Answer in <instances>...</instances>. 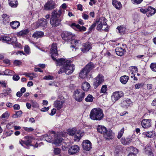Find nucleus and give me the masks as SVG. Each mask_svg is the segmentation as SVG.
Returning <instances> with one entry per match:
<instances>
[{
    "mask_svg": "<svg viewBox=\"0 0 156 156\" xmlns=\"http://www.w3.org/2000/svg\"><path fill=\"white\" fill-rule=\"evenodd\" d=\"M13 133V131L12 130H8L5 133V135L6 136H10Z\"/></svg>",
    "mask_w": 156,
    "mask_h": 156,
    "instance_id": "nucleus-54",
    "label": "nucleus"
},
{
    "mask_svg": "<svg viewBox=\"0 0 156 156\" xmlns=\"http://www.w3.org/2000/svg\"><path fill=\"white\" fill-rule=\"evenodd\" d=\"M124 95L122 91H117L114 92L111 97L112 102H115Z\"/></svg>",
    "mask_w": 156,
    "mask_h": 156,
    "instance_id": "nucleus-7",
    "label": "nucleus"
},
{
    "mask_svg": "<svg viewBox=\"0 0 156 156\" xmlns=\"http://www.w3.org/2000/svg\"><path fill=\"white\" fill-rule=\"evenodd\" d=\"M93 100V97L90 94H89L85 98V101L87 102H92Z\"/></svg>",
    "mask_w": 156,
    "mask_h": 156,
    "instance_id": "nucleus-41",
    "label": "nucleus"
},
{
    "mask_svg": "<svg viewBox=\"0 0 156 156\" xmlns=\"http://www.w3.org/2000/svg\"><path fill=\"white\" fill-rule=\"evenodd\" d=\"M12 72L10 70H6L5 71V72H4V75H10L11 73H12Z\"/></svg>",
    "mask_w": 156,
    "mask_h": 156,
    "instance_id": "nucleus-60",
    "label": "nucleus"
},
{
    "mask_svg": "<svg viewBox=\"0 0 156 156\" xmlns=\"http://www.w3.org/2000/svg\"><path fill=\"white\" fill-rule=\"evenodd\" d=\"M114 136V134L111 130H107V131L104 134V137L108 140L112 139Z\"/></svg>",
    "mask_w": 156,
    "mask_h": 156,
    "instance_id": "nucleus-18",
    "label": "nucleus"
},
{
    "mask_svg": "<svg viewBox=\"0 0 156 156\" xmlns=\"http://www.w3.org/2000/svg\"><path fill=\"white\" fill-rule=\"evenodd\" d=\"M22 113V112L21 110L17 111L16 114L13 115V117L14 118H16L19 117H20L21 116Z\"/></svg>",
    "mask_w": 156,
    "mask_h": 156,
    "instance_id": "nucleus-47",
    "label": "nucleus"
},
{
    "mask_svg": "<svg viewBox=\"0 0 156 156\" xmlns=\"http://www.w3.org/2000/svg\"><path fill=\"white\" fill-rule=\"evenodd\" d=\"M106 19L104 17H101L96 20V22H99L100 23L103 25V26L106 27L108 28L107 24L106 22Z\"/></svg>",
    "mask_w": 156,
    "mask_h": 156,
    "instance_id": "nucleus-27",
    "label": "nucleus"
},
{
    "mask_svg": "<svg viewBox=\"0 0 156 156\" xmlns=\"http://www.w3.org/2000/svg\"><path fill=\"white\" fill-rule=\"evenodd\" d=\"M121 143L124 145L129 144L131 142L132 139L129 138H125L122 137L121 139Z\"/></svg>",
    "mask_w": 156,
    "mask_h": 156,
    "instance_id": "nucleus-25",
    "label": "nucleus"
},
{
    "mask_svg": "<svg viewBox=\"0 0 156 156\" xmlns=\"http://www.w3.org/2000/svg\"><path fill=\"white\" fill-rule=\"evenodd\" d=\"M13 108L14 110H19L20 109V105L18 104H15L13 106Z\"/></svg>",
    "mask_w": 156,
    "mask_h": 156,
    "instance_id": "nucleus-63",
    "label": "nucleus"
},
{
    "mask_svg": "<svg viewBox=\"0 0 156 156\" xmlns=\"http://www.w3.org/2000/svg\"><path fill=\"white\" fill-rule=\"evenodd\" d=\"M82 147L83 149L89 151L92 148V144L90 141L88 140H83L82 144Z\"/></svg>",
    "mask_w": 156,
    "mask_h": 156,
    "instance_id": "nucleus-12",
    "label": "nucleus"
},
{
    "mask_svg": "<svg viewBox=\"0 0 156 156\" xmlns=\"http://www.w3.org/2000/svg\"><path fill=\"white\" fill-rule=\"evenodd\" d=\"M156 12V10L155 9L153 8L151 6L148 7V13L147 14V16H151L154 14Z\"/></svg>",
    "mask_w": 156,
    "mask_h": 156,
    "instance_id": "nucleus-29",
    "label": "nucleus"
},
{
    "mask_svg": "<svg viewBox=\"0 0 156 156\" xmlns=\"http://www.w3.org/2000/svg\"><path fill=\"white\" fill-rule=\"evenodd\" d=\"M150 67L152 71L156 72V63H151Z\"/></svg>",
    "mask_w": 156,
    "mask_h": 156,
    "instance_id": "nucleus-43",
    "label": "nucleus"
},
{
    "mask_svg": "<svg viewBox=\"0 0 156 156\" xmlns=\"http://www.w3.org/2000/svg\"><path fill=\"white\" fill-rule=\"evenodd\" d=\"M13 63L15 66H17L21 65L22 62L19 60H15L14 61Z\"/></svg>",
    "mask_w": 156,
    "mask_h": 156,
    "instance_id": "nucleus-53",
    "label": "nucleus"
},
{
    "mask_svg": "<svg viewBox=\"0 0 156 156\" xmlns=\"http://www.w3.org/2000/svg\"><path fill=\"white\" fill-rule=\"evenodd\" d=\"M27 76L30 78V80H32L33 79L34 77L32 76H33L35 77L36 76V74H34V73L27 74L26 75Z\"/></svg>",
    "mask_w": 156,
    "mask_h": 156,
    "instance_id": "nucleus-49",
    "label": "nucleus"
},
{
    "mask_svg": "<svg viewBox=\"0 0 156 156\" xmlns=\"http://www.w3.org/2000/svg\"><path fill=\"white\" fill-rule=\"evenodd\" d=\"M132 72L136 73L137 71V68L135 67H132L131 68Z\"/></svg>",
    "mask_w": 156,
    "mask_h": 156,
    "instance_id": "nucleus-61",
    "label": "nucleus"
},
{
    "mask_svg": "<svg viewBox=\"0 0 156 156\" xmlns=\"http://www.w3.org/2000/svg\"><path fill=\"white\" fill-rule=\"evenodd\" d=\"M51 52L52 54L51 55L52 58L54 60H57L54 57V56H56L58 55V51L57 48V44L56 43H53L52 44L51 49Z\"/></svg>",
    "mask_w": 156,
    "mask_h": 156,
    "instance_id": "nucleus-10",
    "label": "nucleus"
},
{
    "mask_svg": "<svg viewBox=\"0 0 156 156\" xmlns=\"http://www.w3.org/2000/svg\"><path fill=\"white\" fill-rule=\"evenodd\" d=\"M53 79V77L52 76L50 75H48L47 76H44L43 79L45 80H52Z\"/></svg>",
    "mask_w": 156,
    "mask_h": 156,
    "instance_id": "nucleus-51",
    "label": "nucleus"
},
{
    "mask_svg": "<svg viewBox=\"0 0 156 156\" xmlns=\"http://www.w3.org/2000/svg\"><path fill=\"white\" fill-rule=\"evenodd\" d=\"M132 104V102L130 99H127L122 101L121 104V106L125 108H127Z\"/></svg>",
    "mask_w": 156,
    "mask_h": 156,
    "instance_id": "nucleus-16",
    "label": "nucleus"
},
{
    "mask_svg": "<svg viewBox=\"0 0 156 156\" xmlns=\"http://www.w3.org/2000/svg\"><path fill=\"white\" fill-rule=\"evenodd\" d=\"M9 4L11 7L15 8L17 6L18 3L17 0H11L9 2Z\"/></svg>",
    "mask_w": 156,
    "mask_h": 156,
    "instance_id": "nucleus-37",
    "label": "nucleus"
},
{
    "mask_svg": "<svg viewBox=\"0 0 156 156\" xmlns=\"http://www.w3.org/2000/svg\"><path fill=\"white\" fill-rule=\"evenodd\" d=\"M104 81V77L102 75L99 74L94 79L93 85L96 89Z\"/></svg>",
    "mask_w": 156,
    "mask_h": 156,
    "instance_id": "nucleus-5",
    "label": "nucleus"
},
{
    "mask_svg": "<svg viewBox=\"0 0 156 156\" xmlns=\"http://www.w3.org/2000/svg\"><path fill=\"white\" fill-rule=\"evenodd\" d=\"M124 131V128L123 127L121 130L118 132L117 138L118 139H120L122 136Z\"/></svg>",
    "mask_w": 156,
    "mask_h": 156,
    "instance_id": "nucleus-44",
    "label": "nucleus"
},
{
    "mask_svg": "<svg viewBox=\"0 0 156 156\" xmlns=\"http://www.w3.org/2000/svg\"><path fill=\"white\" fill-rule=\"evenodd\" d=\"M9 116V114L8 112H5L2 115L1 117V118L2 119H7L8 118Z\"/></svg>",
    "mask_w": 156,
    "mask_h": 156,
    "instance_id": "nucleus-46",
    "label": "nucleus"
},
{
    "mask_svg": "<svg viewBox=\"0 0 156 156\" xmlns=\"http://www.w3.org/2000/svg\"><path fill=\"white\" fill-rule=\"evenodd\" d=\"M20 76L16 75H14L12 78L13 80L16 81H18L20 79Z\"/></svg>",
    "mask_w": 156,
    "mask_h": 156,
    "instance_id": "nucleus-57",
    "label": "nucleus"
},
{
    "mask_svg": "<svg viewBox=\"0 0 156 156\" xmlns=\"http://www.w3.org/2000/svg\"><path fill=\"white\" fill-rule=\"evenodd\" d=\"M80 148L77 145L71 146L69 149L68 153L70 154H74L79 151Z\"/></svg>",
    "mask_w": 156,
    "mask_h": 156,
    "instance_id": "nucleus-13",
    "label": "nucleus"
},
{
    "mask_svg": "<svg viewBox=\"0 0 156 156\" xmlns=\"http://www.w3.org/2000/svg\"><path fill=\"white\" fill-rule=\"evenodd\" d=\"M62 37L65 41H68L73 38L74 35L68 31H64L62 34Z\"/></svg>",
    "mask_w": 156,
    "mask_h": 156,
    "instance_id": "nucleus-9",
    "label": "nucleus"
},
{
    "mask_svg": "<svg viewBox=\"0 0 156 156\" xmlns=\"http://www.w3.org/2000/svg\"><path fill=\"white\" fill-rule=\"evenodd\" d=\"M145 133L146 136L149 137H150L152 135V133L151 131L146 132Z\"/></svg>",
    "mask_w": 156,
    "mask_h": 156,
    "instance_id": "nucleus-59",
    "label": "nucleus"
},
{
    "mask_svg": "<svg viewBox=\"0 0 156 156\" xmlns=\"http://www.w3.org/2000/svg\"><path fill=\"white\" fill-rule=\"evenodd\" d=\"M3 22L4 23H9V17L6 14H3L2 16Z\"/></svg>",
    "mask_w": 156,
    "mask_h": 156,
    "instance_id": "nucleus-38",
    "label": "nucleus"
},
{
    "mask_svg": "<svg viewBox=\"0 0 156 156\" xmlns=\"http://www.w3.org/2000/svg\"><path fill=\"white\" fill-rule=\"evenodd\" d=\"M76 131V128H75L69 129V134L70 135L73 136L74 135Z\"/></svg>",
    "mask_w": 156,
    "mask_h": 156,
    "instance_id": "nucleus-45",
    "label": "nucleus"
},
{
    "mask_svg": "<svg viewBox=\"0 0 156 156\" xmlns=\"http://www.w3.org/2000/svg\"><path fill=\"white\" fill-rule=\"evenodd\" d=\"M89 73L88 71L86 70L84 68L79 73V76L82 79L87 78Z\"/></svg>",
    "mask_w": 156,
    "mask_h": 156,
    "instance_id": "nucleus-19",
    "label": "nucleus"
},
{
    "mask_svg": "<svg viewBox=\"0 0 156 156\" xmlns=\"http://www.w3.org/2000/svg\"><path fill=\"white\" fill-rule=\"evenodd\" d=\"M96 24H97V29L98 30L101 31V30L105 31L108 30V28H106V27L103 26L99 22H96Z\"/></svg>",
    "mask_w": 156,
    "mask_h": 156,
    "instance_id": "nucleus-31",
    "label": "nucleus"
},
{
    "mask_svg": "<svg viewBox=\"0 0 156 156\" xmlns=\"http://www.w3.org/2000/svg\"><path fill=\"white\" fill-rule=\"evenodd\" d=\"M61 150L58 148H54L53 152L55 155L59 154L61 152Z\"/></svg>",
    "mask_w": 156,
    "mask_h": 156,
    "instance_id": "nucleus-48",
    "label": "nucleus"
},
{
    "mask_svg": "<svg viewBox=\"0 0 156 156\" xmlns=\"http://www.w3.org/2000/svg\"><path fill=\"white\" fill-rule=\"evenodd\" d=\"M80 90H77L74 91L73 95L74 98L76 101L79 102L82 101L84 98L85 93L82 91L80 92Z\"/></svg>",
    "mask_w": 156,
    "mask_h": 156,
    "instance_id": "nucleus-6",
    "label": "nucleus"
},
{
    "mask_svg": "<svg viewBox=\"0 0 156 156\" xmlns=\"http://www.w3.org/2000/svg\"><path fill=\"white\" fill-rule=\"evenodd\" d=\"M10 25L13 29H16L20 26V23L17 21H15L11 22Z\"/></svg>",
    "mask_w": 156,
    "mask_h": 156,
    "instance_id": "nucleus-36",
    "label": "nucleus"
},
{
    "mask_svg": "<svg viewBox=\"0 0 156 156\" xmlns=\"http://www.w3.org/2000/svg\"><path fill=\"white\" fill-rule=\"evenodd\" d=\"M151 120L149 119H144L142 121L141 124L143 128H147L151 126Z\"/></svg>",
    "mask_w": 156,
    "mask_h": 156,
    "instance_id": "nucleus-17",
    "label": "nucleus"
},
{
    "mask_svg": "<svg viewBox=\"0 0 156 156\" xmlns=\"http://www.w3.org/2000/svg\"><path fill=\"white\" fill-rule=\"evenodd\" d=\"M65 101V99L62 95H60L58 96V99L54 101L53 104L54 107L57 110H59L63 107V105Z\"/></svg>",
    "mask_w": 156,
    "mask_h": 156,
    "instance_id": "nucleus-4",
    "label": "nucleus"
},
{
    "mask_svg": "<svg viewBox=\"0 0 156 156\" xmlns=\"http://www.w3.org/2000/svg\"><path fill=\"white\" fill-rule=\"evenodd\" d=\"M97 130L98 132L104 134L107 131V129L104 126L98 125L97 127Z\"/></svg>",
    "mask_w": 156,
    "mask_h": 156,
    "instance_id": "nucleus-28",
    "label": "nucleus"
},
{
    "mask_svg": "<svg viewBox=\"0 0 156 156\" xmlns=\"http://www.w3.org/2000/svg\"><path fill=\"white\" fill-rule=\"evenodd\" d=\"M48 21L45 19L42 18L39 20L36 23V26L37 27H41L44 29L47 26Z\"/></svg>",
    "mask_w": 156,
    "mask_h": 156,
    "instance_id": "nucleus-8",
    "label": "nucleus"
},
{
    "mask_svg": "<svg viewBox=\"0 0 156 156\" xmlns=\"http://www.w3.org/2000/svg\"><path fill=\"white\" fill-rule=\"evenodd\" d=\"M140 11L142 13L145 14L147 12H148V8H145V9H140Z\"/></svg>",
    "mask_w": 156,
    "mask_h": 156,
    "instance_id": "nucleus-58",
    "label": "nucleus"
},
{
    "mask_svg": "<svg viewBox=\"0 0 156 156\" xmlns=\"http://www.w3.org/2000/svg\"><path fill=\"white\" fill-rule=\"evenodd\" d=\"M2 40L5 41L10 42V43H15L16 41V38L15 37H13L11 38L7 36L3 37H2Z\"/></svg>",
    "mask_w": 156,
    "mask_h": 156,
    "instance_id": "nucleus-23",
    "label": "nucleus"
},
{
    "mask_svg": "<svg viewBox=\"0 0 156 156\" xmlns=\"http://www.w3.org/2000/svg\"><path fill=\"white\" fill-rule=\"evenodd\" d=\"M84 135L83 132L81 130H79L76 132V134L74 137V139L76 141H79L81 137Z\"/></svg>",
    "mask_w": 156,
    "mask_h": 156,
    "instance_id": "nucleus-21",
    "label": "nucleus"
},
{
    "mask_svg": "<svg viewBox=\"0 0 156 156\" xmlns=\"http://www.w3.org/2000/svg\"><path fill=\"white\" fill-rule=\"evenodd\" d=\"M91 48V44L88 42L82 45L81 50L83 53H86L89 51Z\"/></svg>",
    "mask_w": 156,
    "mask_h": 156,
    "instance_id": "nucleus-14",
    "label": "nucleus"
},
{
    "mask_svg": "<svg viewBox=\"0 0 156 156\" xmlns=\"http://www.w3.org/2000/svg\"><path fill=\"white\" fill-rule=\"evenodd\" d=\"M90 87V84L87 82H84L82 84V88L85 91H87Z\"/></svg>",
    "mask_w": 156,
    "mask_h": 156,
    "instance_id": "nucleus-32",
    "label": "nucleus"
},
{
    "mask_svg": "<svg viewBox=\"0 0 156 156\" xmlns=\"http://www.w3.org/2000/svg\"><path fill=\"white\" fill-rule=\"evenodd\" d=\"M119 32L121 34H124L126 31V29L124 26H123L118 27H117Z\"/></svg>",
    "mask_w": 156,
    "mask_h": 156,
    "instance_id": "nucleus-39",
    "label": "nucleus"
},
{
    "mask_svg": "<svg viewBox=\"0 0 156 156\" xmlns=\"http://www.w3.org/2000/svg\"><path fill=\"white\" fill-rule=\"evenodd\" d=\"M62 13V10L57 11L55 10L51 13V17L50 20V23L53 27H55L60 24L61 20L58 18Z\"/></svg>",
    "mask_w": 156,
    "mask_h": 156,
    "instance_id": "nucleus-2",
    "label": "nucleus"
},
{
    "mask_svg": "<svg viewBox=\"0 0 156 156\" xmlns=\"http://www.w3.org/2000/svg\"><path fill=\"white\" fill-rule=\"evenodd\" d=\"M90 116V118L93 120L100 121L103 118L104 115L101 109L94 108L91 111Z\"/></svg>",
    "mask_w": 156,
    "mask_h": 156,
    "instance_id": "nucleus-3",
    "label": "nucleus"
},
{
    "mask_svg": "<svg viewBox=\"0 0 156 156\" xmlns=\"http://www.w3.org/2000/svg\"><path fill=\"white\" fill-rule=\"evenodd\" d=\"M129 79V77L128 76L124 75L120 77V80L122 83L125 84L126 83Z\"/></svg>",
    "mask_w": 156,
    "mask_h": 156,
    "instance_id": "nucleus-33",
    "label": "nucleus"
},
{
    "mask_svg": "<svg viewBox=\"0 0 156 156\" xmlns=\"http://www.w3.org/2000/svg\"><path fill=\"white\" fill-rule=\"evenodd\" d=\"M62 140V138L58 136L57 135H55V140L53 143L56 146H59Z\"/></svg>",
    "mask_w": 156,
    "mask_h": 156,
    "instance_id": "nucleus-22",
    "label": "nucleus"
},
{
    "mask_svg": "<svg viewBox=\"0 0 156 156\" xmlns=\"http://www.w3.org/2000/svg\"><path fill=\"white\" fill-rule=\"evenodd\" d=\"M56 62L57 66H62L60 70L58 72V74L65 73L66 74H70L75 69V66L66 59L61 58L58 60H56Z\"/></svg>",
    "mask_w": 156,
    "mask_h": 156,
    "instance_id": "nucleus-1",
    "label": "nucleus"
},
{
    "mask_svg": "<svg viewBox=\"0 0 156 156\" xmlns=\"http://www.w3.org/2000/svg\"><path fill=\"white\" fill-rule=\"evenodd\" d=\"M24 51L27 54H28L30 52V48L27 45H26L24 47Z\"/></svg>",
    "mask_w": 156,
    "mask_h": 156,
    "instance_id": "nucleus-50",
    "label": "nucleus"
},
{
    "mask_svg": "<svg viewBox=\"0 0 156 156\" xmlns=\"http://www.w3.org/2000/svg\"><path fill=\"white\" fill-rule=\"evenodd\" d=\"M95 68L94 64L92 62H90L87 64L86 66L84 68L86 70L88 71V72Z\"/></svg>",
    "mask_w": 156,
    "mask_h": 156,
    "instance_id": "nucleus-30",
    "label": "nucleus"
},
{
    "mask_svg": "<svg viewBox=\"0 0 156 156\" xmlns=\"http://www.w3.org/2000/svg\"><path fill=\"white\" fill-rule=\"evenodd\" d=\"M81 44V42L80 40L74 39L73 38L71 41V47L75 50L77 49L78 47Z\"/></svg>",
    "mask_w": 156,
    "mask_h": 156,
    "instance_id": "nucleus-15",
    "label": "nucleus"
},
{
    "mask_svg": "<svg viewBox=\"0 0 156 156\" xmlns=\"http://www.w3.org/2000/svg\"><path fill=\"white\" fill-rule=\"evenodd\" d=\"M115 50L116 54L120 56L124 55V53L126 52V50L125 49H123L122 48L119 47H117Z\"/></svg>",
    "mask_w": 156,
    "mask_h": 156,
    "instance_id": "nucleus-20",
    "label": "nucleus"
},
{
    "mask_svg": "<svg viewBox=\"0 0 156 156\" xmlns=\"http://www.w3.org/2000/svg\"><path fill=\"white\" fill-rule=\"evenodd\" d=\"M30 32V30L28 29L22 30L18 33V35L19 36H23L28 34Z\"/></svg>",
    "mask_w": 156,
    "mask_h": 156,
    "instance_id": "nucleus-35",
    "label": "nucleus"
},
{
    "mask_svg": "<svg viewBox=\"0 0 156 156\" xmlns=\"http://www.w3.org/2000/svg\"><path fill=\"white\" fill-rule=\"evenodd\" d=\"M107 90V86L106 85H103L101 89L100 93L105 94Z\"/></svg>",
    "mask_w": 156,
    "mask_h": 156,
    "instance_id": "nucleus-42",
    "label": "nucleus"
},
{
    "mask_svg": "<svg viewBox=\"0 0 156 156\" xmlns=\"http://www.w3.org/2000/svg\"><path fill=\"white\" fill-rule=\"evenodd\" d=\"M112 4L113 6L117 9H120L122 7V5L120 2L116 0H113Z\"/></svg>",
    "mask_w": 156,
    "mask_h": 156,
    "instance_id": "nucleus-24",
    "label": "nucleus"
},
{
    "mask_svg": "<svg viewBox=\"0 0 156 156\" xmlns=\"http://www.w3.org/2000/svg\"><path fill=\"white\" fill-rule=\"evenodd\" d=\"M82 17L85 20H87L88 19L89 16L88 15L85 13H83L82 15Z\"/></svg>",
    "mask_w": 156,
    "mask_h": 156,
    "instance_id": "nucleus-64",
    "label": "nucleus"
},
{
    "mask_svg": "<svg viewBox=\"0 0 156 156\" xmlns=\"http://www.w3.org/2000/svg\"><path fill=\"white\" fill-rule=\"evenodd\" d=\"M44 34V33L42 31H37L34 33L32 37L34 38H38L43 37Z\"/></svg>",
    "mask_w": 156,
    "mask_h": 156,
    "instance_id": "nucleus-26",
    "label": "nucleus"
},
{
    "mask_svg": "<svg viewBox=\"0 0 156 156\" xmlns=\"http://www.w3.org/2000/svg\"><path fill=\"white\" fill-rule=\"evenodd\" d=\"M96 25V22L94 23H93L91 26L89 28V30L91 31L93 30V29L95 27Z\"/></svg>",
    "mask_w": 156,
    "mask_h": 156,
    "instance_id": "nucleus-62",
    "label": "nucleus"
},
{
    "mask_svg": "<svg viewBox=\"0 0 156 156\" xmlns=\"http://www.w3.org/2000/svg\"><path fill=\"white\" fill-rule=\"evenodd\" d=\"M24 130L28 132H31L33 131L34 130V129L31 127H23Z\"/></svg>",
    "mask_w": 156,
    "mask_h": 156,
    "instance_id": "nucleus-52",
    "label": "nucleus"
},
{
    "mask_svg": "<svg viewBox=\"0 0 156 156\" xmlns=\"http://www.w3.org/2000/svg\"><path fill=\"white\" fill-rule=\"evenodd\" d=\"M55 7V2L52 0L48 1L44 5V9L46 10H51Z\"/></svg>",
    "mask_w": 156,
    "mask_h": 156,
    "instance_id": "nucleus-11",
    "label": "nucleus"
},
{
    "mask_svg": "<svg viewBox=\"0 0 156 156\" xmlns=\"http://www.w3.org/2000/svg\"><path fill=\"white\" fill-rule=\"evenodd\" d=\"M25 144L27 146L30 145L32 142V137L29 136H26L24 137Z\"/></svg>",
    "mask_w": 156,
    "mask_h": 156,
    "instance_id": "nucleus-34",
    "label": "nucleus"
},
{
    "mask_svg": "<svg viewBox=\"0 0 156 156\" xmlns=\"http://www.w3.org/2000/svg\"><path fill=\"white\" fill-rule=\"evenodd\" d=\"M52 137L51 136L45 135H44L43 140L48 142H51L52 141Z\"/></svg>",
    "mask_w": 156,
    "mask_h": 156,
    "instance_id": "nucleus-40",
    "label": "nucleus"
},
{
    "mask_svg": "<svg viewBox=\"0 0 156 156\" xmlns=\"http://www.w3.org/2000/svg\"><path fill=\"white\" fill-rule=\"evenodd\" d=\"M131 1L133 2V3L138 4L140 3L143 0H131Z\"/></svg>",
    "mask_w": 156,
    "mask_h": 156,
    "instance_id": "nucleus-56",
    "label": "nucleus"
},
{
    "mask_svg": "<svg viewBox=\"0 0 156 156\" xmlns=\"http://www.w3.org/2000/svg\"><path fill=\"white\" fill-rule=\"evenodd\" d=\"M143 85L144 84L142 83L136 84L135 86V88L136 89H138L139 88L142 87L143 86Z\"/></svg>",
    "mask_w": 156,
    "mask_h": 156,
    "instance_id": "nucleus-55",
    "label": "nucleus"
}]
</instances>
